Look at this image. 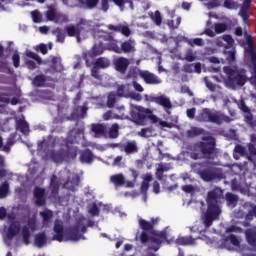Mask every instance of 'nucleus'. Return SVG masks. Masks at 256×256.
<instances>
[{
    "label": "nucleus",
    "instance_id": "nucleus-1",
    "mask_svg": "<svg viewBox=\"0 0 256 256\" xmlns=\"http://www.w3.org/2000/svg\"><path fill=\"white\" fill-rule=\"evenodd\" d=\"M92 27L93 25H91V22L82 20L77 25V28L73 25H70L66 27V31L69 37H77L78 43H81V40L85 39L87 31H90L95 39L103 37L104 41H108V43H105L106 49H108V51H113L114 53H121V48H119V46L117 45V40L113 39V36L99 29V27Z\"/></svg>",
    "mask_w": 256,
    "mask_h": 256
},
{
    "label": "nucleus",
    "instance_id": "nucleus-2",
    "mask_svg": "<svg viewBox=\"0 0 256 256\" xmlns=\"http://www.w3.org/2000/svg\"><path fill=\"white\" fill-rule=\"evenodd\" d=\"M91 221L87 220L85 217L81 216L69 229H65L63 227V222L60 220H56L54 222V235L53 241H59L62 243L63 241H80V239H85L83 237V233L87 231V227H91Z\"/></svg>",
    "mask_w": 256,
    "mask_h": 256
},
{
    "label": "nucleus",
    "instance_id": "nucleus-3",
    "mask_svg": "<svg viewBox=\"0 0 256 256\" xmlns=\"http://www.w3.org/2000/svg\"><path fill=\"white\" fill-rule=\"evenodd\" d=\"M9 227L4 226V243L9 247L11 246V239L18 235L21 231L22 227V235L24 239V243L29 245V237L31 235V231H37L41 229V226L37 223V218L33 216L30 220L27 221H19L16 218L8 217Z\"/></svg>",
    "mask_w": 256,
    "mask_h": 256
},
{
    "label": "nucleus",
    "instance_id": "nucleus-4",
    "mask_svg": "<svg viewBox=\"0 0 256 256\" xmlns=\"http://www.w3.org/2000/svg\"><path fill=\"white\" fill-rule=\"evenodd\" d=\"M221 199H223V190H221V188H215L208 193V208L202 216L203 225L201 227L194 226L191 228V231L203 233L207 227H211V223H213V221L219 219V215H221V206H219Z\"/></svg>",
    "mask_w": 256,
    "mask_h": 256
},
{
    "label": "nucleus",
    "instance_id": "nucleus-5",
    "mask_svg": "<svg viewBox=\"0 0 256 256\" xmlns=\"http://www.w3.org/2000/svg\"><path fill=\"white\" fill-rule=\"evenodd\" d=\"M54 147H61L62 151H50L46 153L45 156L40 152V155L44 161H53L54 163H63V161H68L69 159H75L77 157V147L73 146V142L55 139Z\"/></svg>",
    "mask_w": 256,
    "mask_h": 256
},
{
    "label": "nucleus",
    "instance_id": "nucleus-6",
    "mask_svg": "<svg viewBox=\"0 0 256 256\" xmlns=\"http://www.w3.org/2000/svg\"><path fill=\"white\" fill-rule=\"evenodd\" d=\"M224 73L226 78L223 76H212L210 79L218 83H224L228 89H237V87H243L247 83V75H245V70L243 69H238L235 66L224 67Z\"/></svg>",
    "mask_w": 256,
    "mask_h": 256
},
{
    "label": "nucleus",
    "instance_id": "nucleus-7",
    "mask_svg": "<svg viewBox=\"0 0 256 256\" xmlns=\"http://www.w3.org/2000/svg\"><path fill=\"white\" fill-rule=\"evenodd\" d=\"M130 115L135 125L143 126L145 125V123H147V119H150L152 123H158L159 127H161L162 129H165V127L167 129H171V127H173V124L167 123L159 119L155 114H153V111L142 106L131 105Z\"/></svg>",
    "mask_w": 256,
    "mask_h": 256
},
{
    "label": "nucleus",
    "instance_id": "nucleus-8",
    "mask_svg": "<svg viewBox=\"0 0 256 256\" xmlns=\"http://www.w3.org/2000/svg\"><path fill=\"white\" fill-rule=\"evenodd\" d=\"M187 153L191 159H214L215 158V139L209 137L203 142L188 147Z\"/></svg>",
    "mask_w": 256,
    "mask_h": 256
},
{
    "label": "nucleus",
    "instance_id": "nucleus-9",
    "mask_svg": "<svg viewBox=\"0 0 256 256\" xmlns=\"http://www.w3.org/2000/svg\"><path fill=\"white\" fill-rule=\"evenodd\" d=\"M196 121L199 123H216V125H221L223 122L231 123L233 119H230L229 116H225L218 111L203 108L196 116Z\"/></svg>",
    "mask_w": 256,
    "mask_h": 256
},
{
    "label": "nucleus",
    "instance_id": "nucleus-10",
    "mask_svg": "<svg viewBox=\"0 0 256 256\" xmlns=\"http://www.w3.org/2000/svg\"><path fill=\"white\" fill-rule=\"evenodd\" d=\"M192 169L197 171L203 181L209 182L214 179H223L225 174L219 168H213L209 165V163L204 162L203 164H194L192 165Z\"/></svg>",
    "mask_w": 256,
    "mask_h": 256
},
{
    "label": "nucleus",
    "instance_id": "nucleus-11",
    "mask_svg": "<svg viewBox=\"0 0 256 256\" xmlns=\"http://www.w3.org/2000/svg\"><path fill=\"white\" fill-rule=\"evenodd\" d=\"M141 243H149V249L151 251H159L161 243L166 241L169 244L173 243V239L167 238L165 232H153L149 237L147 232H142L140 237Z\"/></svg>",
    "mask_w": 256,
    "mask_h": 256
},
{
    "label": "nucleus",
    "instance_id": "nucleus-12",
    "mask_svg": "<svg viewBox=\"0 0 256 256\" xmlns=\"http://www.w3.org/2000/svg\"><path fill=\"white\" fill-rule=\"evenodd\" d=\"M130 176L132 177V181L125 180V176H123V174H115L110 177V181L115 185V187H122V185H124V187L131 189L135 187L139 173L134 169H130Z\"/></svg>",
    "mask_w": 256,
    "mask_h": 256
},
{
    "label": "nucleus",
    "instance_id": "nucleus-13",
    "mask_svg": "<svg viewBox=\"0 0 256 256\" xmlns=\"http://www.w3.org/2000/svg\"><path fill=\"white\" fill-rule=\"evenodd\" d=\"M140 75L141 79L145 81L148 85H159L161 79H159L155 74L147 70H139L137 68L133 69V72H130L129 77H137Z\"/></svg>",
    "mask_w": 256,
    "mask_h": 256
},
{
    "label": "nucleus",
    "instance_id": "nucleus-14",
    "mask_svg": "<svg viewBox=\"0 0 256 256\" xmlns=\"http://www.w3.org/2000/svg\"><path fill=\"white\" fill-rule=\"evenodd\" d=\"M105 45H106L105 43L99 42L98 44H95L93 46L92 50L84 54V59L86 61L87 67H91V65L93 64V59H95L97 55H102L103 51L107 49Z\"/></svg>",
    "mask_w": 256,
    "mask_h": 256
},
{
    "label": "nucleus",
    "instance_id": "nucleus-15",
    "mask_svg": "<svg viewBox=\"0 0 256 256\" xmlns=\"http://www.w3.org/2000/svg\"><path fill=\"white\" fill-rule=\"evenodd\" d=\"M204 241V243H206V245H212L213 243V239H211L209 236L207 235H202L201 237L198 238H193L191 236L189 237H178L175 240L176 245H197V241Z\"/></svg>",
    "mask_w": 256,
    "mask_h": 256
},
{
    "label": "nucleus",
    "instance_id": "nucleus-16",
    "mask_svg": "<svg viewBox=\"0 0 256 256\" xmlns=\"http://www.w3.org/2000/svg\"><path fill=\"white\" fill-rule=\"evenodd\" d=\"M62 175L63 181H65V177H67V180L63 184L64 189H68L69 191H77V188L79 187V176L67 171H64Z\"/></svg>",
    "mask_w": 256,
    "mask_h": 256
},
{
    "label": "nucleus",
    "instance_id": "nucleus-17",
    "mask_svg": "<svg viewBox=\"0 0 256 256\" xmlns=\"http://www.w3.org/2000/svg\"><path fill=\"white\" fill-rule=\"evenodd\" d=\"M117 7H119L120 11H125V6L128 5L130 9H134L133 1L131 0H112ZM100 9L107 13L109 11V0H101V7Z\"/></svg>",
    "mask_w": 256,
    "mask_h": 256
},
{
    "label": "nucleus",
    "instance_id": "nucleus-18",
    "mask_svg": "<svg viewBox=\"0 0 256 256\" xmlns=\"http://www.w3.org/2000/svg\"><path fill=\"white\" fill-rule=\"evenodd\" d=\"M46 17L48 21H52L53 23H56L57 25H61L62 23H67L69 19L67 16L59 13L57 9L50 8L47 13Z\"/></svg>",
    "mask_w": 256,
    "mask_h": 256
},
{
    "label": "nucleus",
    "instance_id": "nucleus-19",
    "mask_svg": "<svg viewBox=\"0 0 256 256\" xmlns=\"http://www.w3.org/2000/svg\"><path fill=\"white\" fill-rule=\"evenodd\" d=\"M144 97L147 103H157L158 105H161L162 107H164V109H171L172 107L171 100H169V98H167L165 95H162V96L145 95Z\"/></svg>",
    "mask_w": 256,
    "mask_h": 256
},
{
    "label": "nucleus",
    "instance_id": "nucleus-20",
    "mask_svg": "<svg viewBox=\"0 0 256 256\" xmlns=\"http://www.w3.org/2000/svg\"><path fill=\"white\" fill-rule=\"evenodd\" d=\"M92 65L94 67L92 68V77H95V79H101V75H99V72L97 69H107L109 65H111V61L107 58H98L94 63L92 62Z\"/></svg>",
    "mask_w": 256,
    "mask_h": 256
},
{
    "label": "nucleus",
    "instance_id": "nucleus-21",
    "mask_svg": "<svg viewBox=\"0 0 256 256\" xmlns=\"http://www.w3.org/2000/svg\"><path fill=\"white\" fill-rule=\"evenodd\" d=\"M104 121H111V119H127L125 115V106H117L115 111H108L103 115Z\"/></svg>",
    "mask_w": 256,
    "mask_h": 256
},
{
    "label": "nucleus",
    "instance_id": "nucleus-22",
    "mask_svg": "<svg viewBox=\"0 0 256 256\" xmlns=\"http://www.w3.org/2000/svg\"><path fill=\"white\" fill-rule=\"evenodd\" d=\"M167 13V25L170 29H178L179 25H181V18L175 15L174 10H169V8H165Z\"/></svg>",
    "mask_w": 256,
    "mask_h": 256
},
{
    "label": "nucleus",
    "instance_id": "nucleus-23",
    "mask_svg": "<svg viewBox=\"0 0 256 256\" xmlns=\"http://www.w3.org/2000/svg\"><path fill=\"white\" fill-rule=\"evenodd\" d=\"M175 42H176V45H179V43L181 42L188 43L190 47H195V45L197 47H203V45H205V40H203V38L189 39L184 36H178L177 38H175Z\"/></svg>",
    "mask_w": 256,
    "mask_h": 256
},
{
    "label": "nucleus",
    "instance_id": "nucleus-24",
    "mask_svg": "<svg viewBox=\"0 0 256 256\" xmlns=\"http://www.w3.org/2000/svg\"><path fill=\"white\" fill-rule=\"evenodd\" d=\"M241 240L239 238L230 235L222 241L221 247L227 249L228 251H234L236 247H239Z\"/></svg>",
    "mask_w": 256,
    "mask_h": 256
},
{
    "label": "nucleus",
    "instance_id": "nucleus-25",
    "mask_svg": "<svg viewBox=\"0 0 256 256\" xmlns=\"http://www.w3.org/2000/svg\"><path fill=\"white\" fill-rule=\"evenodd\" d=\"M111 209V206L105 205L101 202H94L91 204L88 208V213L94 217L99 215V211H109Z\"/></svg>",
    "mask_w": 256,
    "mask_h": 256
},
{
    "label": "nucleus",
    "instance_id": "nucleus-26",
    "mask_svg": "<svg viewBox=\"0 0 256 256\" xmlns=\"http://www.w3.org/2000/svg\"><path fill=\"white\" fill-rule=\"evenodd\" d=\"M227 31V24L225 23H216L214 24V31L211 29H206L204 34L208 37H215L216 33L219 35L221 33H225ZM203 35V33L201 34Z\"/></svg>",
    "mask_w": 256,
    "mask_h": 256
},
{
    "label": "nucleus",
    "instance_id": "nucleus-27",
    "mask_svg": "<svg viewBox=\"0 0 256 256\" xmlns=\"http://www.w3.org/2000/svg\"><path fill=\"white\" fill-rule=\"evenodd\" d=\"M238 106H239V109L243 111V113H246L244 118H245V121L248 123V125H250L251 127H256V121L253 120V115L249 112V108L245 105V103L240 102Z\"/></svg>",
    "mask_w": 256,
    "mask_h": 256
},
{
    "label": "nucleus",
    "instance_id": "nucleus-28",
    "mask_svg": "<svg viewBox=\"0 0 256 256\" xmlns=\"http://www.w3.org/2000/svg\"><path fill=\"white\" fill-rule=\"evenodd\" d=\"M34 201L38 207H43V205H45V189L35 188Z\"/></svg>",
    "mask_w": 256,
    "mask_h": 256
},
{
    "label": "nucleus",
    "instance_id": "nucleus-29",
    "mask_svg": "<svg viewBox=\"0 0 256 256\" xmlns=\"http://www.w3.org/2000/svg\"><path fill=\"white\" fill-rule=\"evenodd\" d=\"M108 29L110 31H115L116 33H122L125 37H129L131 35V29H129V26L127 24H120V25H108Z\"/></svg>",
    "mask_w": 256,
    "mask_h": 256
},
{
    "label": "nucleus",
    "instance_id": "nucleus-30",
    "mask_svg": "<svg viewBox=\"0 0 256 256\" xmlns=\"http://www.w3.org/2000/svg\"><path fill=\"white\" fill-rule=\"evenodd\" d=\"M114 66L116 71H119L120 73H125V71H127V68L129 67V60L126 58H118L114 60Z\"/></svg>",
    "mask_w": 256,
    "mask_h": 256
},
{
    "label": "nucleus",
    "instance_id": "nucleus-31",
    "mask_svg": "<svg viewBox=\"0 0 256 256\" xmlns=\"http://www.w3.org/2000/svg\"><path fill=\"white\" fill-rule=\"evenodd\" d=\"M91 131L95 137H107V128L103 124H93Z\"/></svg>",
    "mask_w": 256,
    "mask_h": 256
},
{
    "label": "nucleus",
    "instance_id": "nucleus-32",
    "mask_svg": "<svg viewBox=\"0 0 256 256\" xmlns=\"http://www.w3.org/2000/svg\"><path fill=\"white\" fill-rule=\"evenodd\" d=\"M120 149H121V151H125V153H127V155H129L131 153H137V151H138L137 143L135 141L126 142L124 144H121Z\"/></svg>",
    "mask_w": 256,
    "mask_h": 256
},
{
    "label": "nucleus",
    "instance_id": "nucleus-33",
    "mask_svg": "<svg viewBox=\"0 0 256 256\" xmlns=\"http://www.w3.org/2000/svg\"><path fill=\"white\" fill-rule=\"evenodd\" d=\"M143 183L141 186V192L144 193V201H147V191L149 190V182L153 181V175L151 174H146L142 177Z\"/></svg>",
    "mask_w": 256,
    "mask_h": 256
},
{
    "label": "nucleus",
    "instance_id": "nucleus-34",
    "mask_svg": "<svg viewBox=\"0 0 256 256\" xmlns=\"http://www.w3.org/2000/svg\"><path fill=\"white\" fill-rule=\"evenodd\" d=\"M40 217H42V225L43 227H48L49 223H51L53 219V211L46 209L40 212Z\"/></svg>",
    "mask_w": 256,
    "mask_h": 256
},
{
    "label": "nucleus",
    "instance_id": "nucleus-35",
    "mask_svg": "<svg viewBox=\"0 0 256 256\" xmlns=\"http://www.w3.org/2000/svg\"><path fill=\"white\" fill-rule=\"evenodd\" d=\"M16 127L18 131H21L23 135H29V124L25 122V118L22 117L20 120H16Z\"/></svg>",
    "mask_w": 256,
    "mask_h": 256
},
{
    "label": "nucleus",
    "instance_id": "nucleus-36",
    "mask_svg": "<svg viewBox=\"0 0 256 256\" xmlns=\"http://www.w3.org/2000/svg\"><path fill=\"white\" fill-rule=\"evenodd\" d=\"M249 5H251V0H244L243 7L239 12L240 17L243 19L244 25H247V19H249V14L247 13Z\"/></svg>",
    "mask_w": 256,
    "mask_h": 256
},
{
    "label": "nucleus",
    "instance_id": "nucleus-37",
    "mask_svg": "<svg viewBox=\"0 0 256 256\" xmlns=\"http://www.w3.org/2000/svg\"><path fill=\"white\" fill-rule=\"evenodd\" d=\"M123 53H135V41H125L121 45Z\"/></svg>",
    "mask_w": 256,
    "mask_h": 256
},
{
    "label": "nucleus",
    "instance_id": "nucleus-38",
    "mask_svg": "<svg viewBox=\"0 0 256 256\" xmlns=\"http://www.w3.org/2000/svg\"><path fill=\"white\" fill-rule=\"evenodd\" d=\"M183 71L185 73H201V63H196V64H186L183 67Z\"/></svg>",
    "mask_w": 256,
    "mask_h": 256
},
{
    "label": "nucleus",
    "instance_id": "nucleus-39",
    "mask_svg": "<svg viewBox=\"0 0 256 256\" xmlns=\"http://www.w3.org/2000/svg\"><path fill=\"white\" fill-rule=\"evenodd\" d=\"M204 81L209 91H211L212 93H221V87L219 85L213 84V82H211V79H209L208 77H205Z\"/></svg>",
    "mask_w": 256,
    "mask_h": 256
},
{
    "label": "nucleus",
    "instance_id": "nucleus-40",
    "mask_svg": "<svg viewBox=\"0 0 256 256\" xmlns=\"http://www.w3.org/2000/svg\"><path fill=\"white\" fill-rule=\"evenodd\" d=\"M106 137H109L110 139H117L119 137V125L113 124L108 132L106 131Z\"/></svg>",
    "mask_w": 256,
    "mask_h": 256
},
{
    "label": "nucleus",
    "instance_id": "nucleus-41",
    "mask_svg": "<svg viewBox=\"0 0 256 256\" xmlns=\"http://www.w3.org/2000/svg\"><path fill=\"white\" fill-rule=\"evenodd\" d=\"M87 113V107L82 106L76 109V112H73L72 119H83Z\"/></svg>",
    "mask_w": 256,
    "mask_h": 256
},
{
    "label": "nucleus",
    "instance_id": "nucleus-42",
    "mask_svg": "<svg viewBox=\"0 0 256 256\" xmlns=\"http://www.w3.org/2000/svg\"><path fill=\"white\" fill-rule=\"evenodd\" d=\"M35 245L36 247H45L47 244V237L45 236V233L38 234L35 237Z\"/></svg>",
    "mask_w": 256,
    "mask_h": 256
},
{
    "label": "nucleus",
    "instance_id": "nucleus-43",
    "mask_svg": "<svg viewBox=\"0 0 256 256\" xmlns=\"http://www.w3.org/2000/svg\"><path fill=\"white\" fill-rule=\"evenodd\" d=\"M80 160L82 163H93V153L89 150L84 151L80 156Z\"/></svg>",
    "mask_w": 256,
    "mask_h": 256
},
{
    "label": "nucleus",
    "instance_id": "nucleus-44",
    "mask_svg": "<svg viewBox=\"0 0 256 256\" xmlns=\"http://www.w3.org/2000/svg\"><path fill=\"white\" fill-rule=\"evenodd\" d=\"M139 225L143 231H150V229H153V226L155 225V220L149 222L143 219H139Z\"/></svg>",
    "mask_w": 256,
    "mask_h": 256
},
{
    "label": "nucleus",
    "instance_id": "nucleus-45",
    "mask_svg": "<svg viewBox=\"0 0 256 256\" xmlns=\"http://www.w3.org/2000/svg\"><path fill=\"white\" fill-rule=\"evenodd\" d=\"M33 85H35V87H47L49 84L47 83L45 76H38L33 80Z\"/></svg>",
    "mask_w": 256,
    "mask_h": 256
},
{
    "label": "nucleus",
    "instance_id": "nucleus-46",
    "mask_svg": "<svg viewBox=\"0 0 256 256\" xmlns=\"http://www.w3.org/2000/svg\"><path fill=\"white\" fill-rule=\"evenodd\" d=\"M226 200L229 207H235V205H237V201H239V198L232 193H227Z\"/></svg>",
    "mask_w": 256,
    "mask_h": 256
},
{
    "label": "nucleus",
    "instance_id": "nucleus-47",
    "mask_svg": "<svg viewBox=\"0 0 256 256\" xmlns=\"http://www.w3.org/2000/svg\"><path fill=\"white\" fill-rule=\"evenodd\" d=\"M165 171H169V169L165 167V165L159 164L156 169V179L161 181V179H163V173H165Z\"/></svg>",
    "mask_w": 256,
    "mask_h": 256
},
{
    "label": "nucleus",
    "instance_id": "nucleus-48",
    "mask_svg": "<svg viewBox=\"0 0 256 256\" xmlns=\"http://www.w3.org/2000/svg\"><path fill=\"white\" fill-rule=\"evenodd\" d=\"M203 134V128L192 127L187 131V137H197V135Z\"/></svg>",
    "mask_w": 256,
    "mask_h": 256
},
{
    "label": "nucleus",
    "instance_id": "nucleus-49",
    "mask_svg": "<svg viewBox=\"0 0 256 256\" xmlns=\"http://www.w3.org/2000/svg\"><path fill=\"white\" fill-rule=\"evenodd\" d=\"M9 195V184L7 182H4L0 186V199H5Z\"/></svg>",
    "mask_w": 256,
    "mask_h": 256
},
{
    "label": "nucleus",
    "instance_id": "nucleus-50",
    "mask_svg": "<svg viewBox=\"0 0 256 256\" xmlns=\"http://www.w3.org/2000/svg\"><path fill=\"white\" fill-rule=\"evenodd\" d=\"M25 55L26 57H29L30 59L36 61L38 65H43V60H41V57H39V55L35 54L34 52L27 50Z\"/></svg>",
    "mask_w": 256,
    "mask_h": 256
},
{
    "label": "nucleus",
    "instance_id": "nucleus-51",
    "mask_svg": "<svg viewBox=\"0 0 256 256\" xmlns=\"http://www.w3.org/2000/svg\"><path fill=\"white\" fill-rule=\"evenodd\" d=\"M13 143H15V141H13V138H10L7 141V144L3 145V140L0 137V150L1 151H5L6 153L9 152V150L11 149V146L13 145Z\"/></svg>",
    "mask_w": 256,
    "mask_h": 256
},
{
    "label": "nucleus",
    "instance_id": "nucleus-52",
    "mask_svg": "<svg viewBox=\"0 0 256 256\" xmlns=\"http://www.w3.org/2000/svg\"><path fill=\"white\" fill-rule=\"evenodd\" d=\"M150 18L152 19L155 25H161L163 18L161 17V12L156 11L155 13L150 14Z\"/></svg>",
    "mask_w": 256,
    "mask_h": 256
},
{
    "label": "nucleus",
    "instance_id": "nucleus-53",
    "mask_svg": "<svg viewBox=\"0 0 256 256\" xmlns=\"http://www.w3.org/2000/svg\"><path fill=\"white\" fill-rule=\"evenodd\" d=\"M52 65H53L55 71H63V65L61 64V58L53 57Z\"/></svg>",
    "mask_w": 256,
    "mask_h": 256
},
{
    "label": "nucleus",
    "instance_id": "nucleus-54",
    "mask_svg": "<svg viewBox=\"0 0 256 256\" xmlns=\"http://www.w3.org/2000/svg\"><path fill=\"white\" fill-rule=\"evenodd\" d=\"M50 187L52 188V193L55 195L57 191H59V182L57 181V177L52 176L50 180Z\"/></svg>",
    "mask_w": 256,
    "mask_h": 256
},
{
    "label": "nucleus",
    "instance_id": "nucleus-55",
    "mask_svg": "<svg viewBox=\"0 0 256 256\" xmlns=\"http://www.w3.org/2000/svg\"><path fill=\"white\" fill-rule=\"evenodd\" d=\"M245 155V148L241 145H237L234 149V159H239V157Z\"/></svg>",
    "mask_w": 256,
    "mask_h": 256
},
{
    "label": "nucleus",
    "instance_id": "nucleus-56",
    "mask_svg": "<svg viewBox=\"0 0 256 256\" xmlns=\"http://www.w3.org/2000/svg\"><path fill=\"white\" fill-rule=\"evenodd\" d=\"M116 101L117 95H115V93H110L107 99V107H109L110 109L113 108L115 106Z\"/></svg>",
    "mask_w": 256,
    "mask_h": 256
},
{
    "label": "nucleus",
    "instance_id": "nucleus-57",
    "mask_svg": "<svg viewBox=\"0 0 256 256\" xmlns=\"http://www.w3.org/2000/svg\"><path fill=\"white\" fill-rule=\"evenodd\" d=\"M140 137L148 138L153 136V129L151 128H144L140 132H138Z\"/></svg>",
    "mask_w": 256,
    "mask_h": 256
},
{
    "label": "nucleus",
    "instance_id": "nucleus-58",
    "mask_svg": "<svg viewBox=\"0 0 256 256\" xmlns=\"http://www.w3.org/2000/svg\"><path fill=\"white\" fill-rule=\"evenodd\" d=\"M197 59V52H193L192 50H189L186 53L185 61H188L189 63H193Z\"/></svg>",
    "mask_w": 256,
    "mask_h": 256
},
{
    "label": "nucleus",
    "instance_id": "nucleus-59",
    "mask_svg": "<svg viewBox=\"0 0 256 256\" xmlns=\"http://www.w3.org/2000/svg\"><path fill=\"white\" fill-rule=\"evenodd\" d=\"M31 15L34 23H41L43 21V15L39 11H33Z\"/></svg>",
    "mask_w": 256,
    "mask_h": 256
},
{
    "label": "nucleus",
    "instance_id": "nucleus-60",
    "mask_svg": "<svg viewBox=\"0 0 256 256\" xmlns=\"http://www.w3.org/2000/svg\"><path fill=\"white\" fill-rule=\"evenodd\" d=\"M225 56H226L228 63L235 61V49L232 48L228 51H225Z\"/></svg>",
    "mask_w": 256,
    "mask_h": 256
},
{
    "label": "nucleus",
    "instance_id": "nucleus-61",
    "mask_svg": "<svg viewBox=\"0 0 256 256\" xmlns=\"http://www.w3.org/2000/svg\"><path fill=\"white\" fill-rule=\"evenodd\" d=\"M54 34L57 36L58 43H63L65 41V33H63L61 29L57 28L56 30H54Z\"/></svg>",
    "mask_w": 256,
    "mask_h": 256
},
{
    "label": "nucleus",
    "instance_id": "nucleus-62",
    "mask_svg": "<svg viewBox=\"0 0 256 256\" xmlns=\"http://www.w3.org/2000/svg\"><path fill=\"white\" fill-rule=\"evenodd\" d=\"M224 7L226 9H237V3L233 2V0H225Z\"/></svg>",
    "mask_w": 256,
    "mask_h": 256
},
{
    "label": "nucleus",
    "instance_id": "nucleus-63",
    "mask_svg": "<svg viewBox=\"0 0 256 256\" xmlns=\"http://www.w3.org/2000/svg\"><path fill=\"white\" fill-rule=\"evenodd\" d=\"M182 191L193 195L195 193V191H197V189L195 187H193L192 185H185L182 187Z\"/></svg>",
    "mask_w": 256,
    "mask_h": 256
},
{
    "label": "nucleus",
    "instance_id": "nucleus-64",
    "mask_svg": "<svg viewBox=\"0 0 256 256\" xmlns=\"http://www.w3.org/2000/svg\"><path fill=\"white\" fill-rule=\"evenodd\" d=\"M222 39L223 41H225V43H227L228 47H233V44L235 43V40H233V37L229 35H224Z\"/></svg>",
    "mask_w": 256,
    "mask_h": 256
}]
</instances>
